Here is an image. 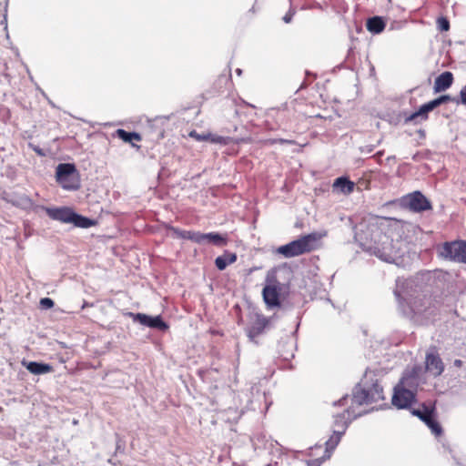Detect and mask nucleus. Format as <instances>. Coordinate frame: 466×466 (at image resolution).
I'll list each match as a JSON object with an SVG mask.
<instances>
[{
	"label": "nucleus",
	"instance_id": "f8f14e48",
	"mask_svg": "<svg viewBox=\"0 0 466 466\" xmlns=\"http://www.w3.org/2000/svg\"><path fill=\"white\" fill-rule=\"evenodd\" d=\"M48 217L62 223H71L74 210L70 208H46L42 207Z\"/></svg>",
	"mask_w": 466,
	"mask_h": 466
},
{
	"label": "nucleus",
	"instance_id": "c85d7f7f",
	"mask_svg": "<svg viewBox=\"0 0 466 466\" xmlns=\"http://www.w3.org/2000/svg\"><path fill=\"white\" fill-rule=\"evenodd\" d=\"M437 27L440 31H448L450 29V22L446 17H439L437 19Z\"/></svg>",
	"mask_w": 466,
	"mask_h": 466
},
{
	"label": "nucleus",
	"instance_id": "9d476101",
	"mask_svg": "<svg viewBox=\"0 0 466 466\" xmlns=\"http://www.w3.org/2000/svg\"><path fill=\"white\" fill-rule=\"evenodd\" d=\"M403 203L414 212H422L432 208L430 200L420 191L406 195L403 198Z\"/></svg>",
	"mask_w": 466,
	"mask_h": 466
},
{
	"label": "nucleus",
	"instance_id": "cd10ccee",
	"mask_svg": "<svg viewBox=\"0 0 466 466\" xmlns=\"http://www.w3.org/2000/svg\"><path fill=\"white\" fill-rule=\"evenodd\" d=\"M456 100H459V98H455V97H451V96L449 95H442L433 100L432 103L434 105L435 107H438L439 106H441V104H444L446 102H449V101H452V102H455L456 103Z\"/></svg>",
	"mask_w": 466,
	"mask_h": 466
},
{
	"label": "nucleus",
	"instance_id": "2f4dec72",
	"mask_svg": "<svg viewBox=\"0 0 466 466\" xmlns=\"http://www.w3.org/2000/svg\"><path fill=\"white\" fill-rule=\"evenodd\" d=\"M40 306L43 309H48L54 306V301L49 298H43L40 300Z\"/></svg>",
	"mask_w": 466,
	"mask_h": 466
},
{
	"label": "nucleus",
	"instance_id": "a878e982",
	"mask_svg": "<svg viewBox=\"0 0 466 466\" xmlns=\"http://www.w3.org/2000/svg\"><path fill=\"white\" fill-rule=\"evenodd\" d=\"M175 233L178 238L189 239L195 243H198V233L199 231H191V230H180L174 229Z\"/></svg>",
	"mask_w": 466,
	"mask_h": 466
},
{
	"label": "nucleus",
	"instance_id": "f257e3e1",
	"mask_svg": "<svg viewBox=\"0 0 466 466\" xmlns=\"http://www.w3.org/2000/svg\"><path fill=\"white\" fill-rule=\"evenodd\" d=\"M384 400L383 388L379 382L375 372L367 370L360 381L354 387L350 398V405L342 413L334 416V429L341 430L345 424L346 429L350 422L360 417L363 413L357 412L356 407L370 404Z\"/></svg>",
	"mask_w": 466,
	"mask_h": 466
},
{
	"label": "nucleus",
	"instance_id": "e433bc0d",
	"mask_svg": "<svg viewBox=\"0 0 466 466\" xmlns=\"http://www.w3.org/2000/svg\"><path fill=\"white\" fill-rule=\"evenodd\" d=\"M273 142H277V140H274ZM278 142H279L280 144H293V141L292 140H288V139H279Z\"/></svg>",
	"mask_w": 466,
	"mask_h": 466
},
{
	"label": "nucleus",
	"instance_id": "f704fd0d",
	"mask_svg": "<svg viewBox=\"0 0 466 466\" xmlns=\"http://www.w3.org/2000/svg\"><path fill=\"white\" fill-rule=\"evenodd\" d=\"M327 458L325 456H323L322 458L320 459H316V460H311V461H309L307 465L308 466H320V464L326 460Z\"/></svg>",
	"mask_w": 466,
	"mask_h": 466
},
{
	"label": "nucleus",
	"instance_id": "79ce46f5",
	"mask_svg": "<svg viewBox=\"0 0 466 466\" xmlns=\"http://www.w3.org/2000/svg\"><path fill=\"white\" fill-rule=\"evenodd\" d=\"M373 150V148L371 147H369V148H367V152H371Z\"/></svg>",
	"mask_w": 466,
	"mask_h": 466
},
{
	"label": "nucleus",
	"instance_id": "412c9836",
	"mask_svg": "<svg viewBox=\"0 0 466 466\" xmlns=\"http://www.w3.org/2000/svg\"><path fill=\"white\" fill-rule=\"evenodd\" d=\"M237 260V255L232 252L225 251L223 255L215 259V265L219 270H224L228 265Z\"/></svg>",
	"mask_w": 466,
	"mask_h": 466
},
{
	"label": "nucleus",
	"instance_id": "dca6fc26",
	"mask_svg": "<svg viewBox=\"0 0 466 466\" xmlns=\"http://www.w3.org/2000/svg\"><path fill=\"white\" fill-rule=\"evenodd\" d=\"M436 107L432 101L423 104L420 108L406 117V122H414L415 124L421 123L428 119L429 112L432 111Z\"/></svg>",
	"mask_w": 466,
	"mask_h": 466
},
{
	"label": "nucleus",
	"instance_id": "473e14b6",
	"mask_svg": "<svg viewBox=\"0 0 466 466\" xmlns=\"http://www.w3.org/2000/svg\"><path fill=\"white\" fill-rule=\"evenodd\" d=\"M349 395H344L341 399H339L338 401H334L333 402V405L334 406H346L349 402Z\"/></svg>",
	"mask_w": 466,
	"mask_h": 466
},
{
	"label": "nucleus",
	"instance_id": "393cba45",
	"mask_svg": "<svg viewBox=\"0 0 466 466\" xmlns=\"http://www.w3.org/2000/svg\"><path fill=\"white\" fill-rule=\"evenodd\" d=\"M116 135L118 138L127 143H132L133 140L140 141L142 139L140 134L137 132H127L121 128L116 131Z\"/></svg>",
	"mask_w": 466,
	"mask_h": 466
},
{
	"label": "nucleus",
	"instance_id": "b1692460",
	"mask_svg": "<svg viewBox=\"0 0 466 466\" xmlns=\"http://www.w3.org/2000/svg\"><path fill=\"white\" fill-rule=\"evenodd\" d=\"M71 224L80 228H89L96 224V221L74 212Z\"/></svg>",
	"mask_w": 466,
	"mask_h": 466
},
{
	"label": "nucleus",
	"instance_id": "2eb2a0df",
	"mask_svg": "<svg viewBox=\"0 0 466 466\" xmlns=\"http://www.w3.org/2000/svg\"><path fill=\"white\" fill-rule=\"evenodd\" d=\"M425 365L434 377L440 376L444 370V364L438 353H427Z\"/></svg>",
	"mask_w": 466,
	"mask_h": 466
},
{
	"label": "nucleus",
	"instance_id": "58836bf2",
	"mask_svg": "<svg viewBox=\"0 0 466 466\" xmlns=\"http://www.w3.org/2000/svg\"><path fill=\"white\" fill-rule=\"evenodd\" d=\"M390 220H392V219L391 218H381L380 225H383V222H388V221H390Z\"/></svg>",
	"mask_w": 466,
	"mask_h": 466
},
{
	"label": "nucleus",
	"instance_id": "4468645a",
	"mask_svg": "<svg viewBox=\"0 0 466 466\" xmlns=\"http://www.w3.org/2000/svg\"><path fill=\"white\" fill-rule=\"evenodd\" d=\"M228 243L226 235H222L218 232L209 233H198V243L199 245L212 244L216 247H224Z\"/></svg>",
	"mask_w": 466,
	"mask_h": 466
},
{
	"label": "nucleus",
	"instance_id": "20e7f679",
	"mask_svg": "<svg viewBox=\"0 0 466 466\" xmlns=\"http://www.w3.org/2000/svg\"><path fill=\"white\" fill-rule=\"evenodd\" d=\"M370 240L374 242V245L370 246V248L373 249L374 255L380 259L388 263H393L396 258L400 257L393 240L388 236L376 234L375 236H371Z\"/></svg>",
	"mask_w": 466,
	"mask_h": 466
},
{
	"label": "nucleus",
	"instance_id": "a19ab883",
	"mask_svg": "<svg viewBox=\"0 0 466 466\" xmlns=\"http://www.w3.org/2000/svg\"><path fill=\"white\" fill-rule=\"evenodd\" d=\"M236 73H237L238 76H240V75L242 74V70H241V69H239V68H238V69L236 70Z\"/></svg>",
	"mask_w": 466,
	"mask_h": 466
},
{
	"label": "nucleus",
	"instance_id": "0eeeda50",
	"mask_svg": "<svg viewBox=\"0 0 466 466\" xmlns=\"http://www.w3.org/2000/svg\"><path fill=\"white\" fill-rule=\"evenodd\" d=\"M412 415L422 420L431 431L433 434L439 436L442 429L435 419V407L433 405L420 404L418 408H410Z\"/></svg>",
	"mask_w": 466,
	"mask_h": 466
},
{
	"label": "nucleus",
	"instance_id": "72a5a7b5",
	"mask_svg": "<svg viewBox=\"0 0 466 466\" xmlns=\"http://www.w3.org/2000/svg\"><path fill=\"white\" fill-rule=\"evenodd\" d=\"M294 15H295V11L292 8H290L288 11V13L283 16V21L287 24L290 23Z\"/></svg>",
	"mask_w": 466,
	"mask_h": 466
},
{
	"label": "nucleus",
	"instance_id": "5701e85b",
	"mask_svg": "<svg viewBox=\"0 0 466 466\" xmlns=\"http://www.w3.org/2000/svg\"><path fill=\"white\" fill-rule=\"evenodd\" d=\"M251 442L255 450L267 449L268 444L272 446V441L264 433H257L251 438Z\"/></svg>",
	"mask_w": 466,
	"mask_h": 466
},
{
	"label": "nucleus",
	"instance_id": "4be33fe9",
	"mask_svg": "<svg viewBox=\"0 0 466 466\" xmlns=\"http://www.w3.org/2000/svg\"><path fill=\"white\" fill-rule=\"evenodd\" d=\"M385 22L380 16H373L369 18L366 23L368 31L372 34H380L385 28Z\"/></svg>",
	"mask_w": 466,
	"mask_h": 466
},
{
	"label": "nucleus",
	"instance_id": "aec40b11",
	"mask_svg": "<svg viewBox=\"0 0 466 466\" xmlns=\"http://www.w3.org/2000/svg\"><path fill=\"white\" fill-rule=\"evenodd\" d=\"M332 187L343 194H350L354 190L355 184L346 177H339L334 180Z\"/></svg>",
	"mask_w": 466,
	"mask_h": 466
},
{
	"label": "nucleus",
	"instance_id": "7ed1b4c3",
	"mask_svg": "<svg viewBox=\"0 0 466 466\" xmlns=\"http://www.w3.org/2000/svg\"><path fill=\"white\" fill-rule=\"evenodd\" d=\"M416 378L413 376H403L395 386L391 398L392 405L398 409H410L415 400L413 389L416 387Z\"/></svg>",
	"mask_w": 466,
	"mask_h": 466
},
{
	"label": "nucleus",
	"instance_id": "4c0bfd02",
	"mask_svg": "<svg viewBox=\"0 0 466 466\" xmlns=\"http://www.w3.org/2000/svg\"><path fill=\"white\" fill-rule=\"evenodd\" d=\"M454 365L457 367H461L462 365V361L461 360H455Z\"/></svg>",
	"mask_w": 466,
	"mask_h": 466
},
{
	"label": "nucleus",
	"instance_id": "c03bdc74",
	"mask_svg": "<svg viewBox=\"0 0 466 466\" xmlns=\"http://www.w3.org/2000/svg\"><path fill=\"white\" fill-rule=\"evenodd\" d=\"M266 466H271V464H267Z\"/></svg>",
	"mask_w": 466,
	"mask_h": 466
},
{
	"label": "nucleus",
	"instance_id": "423d86ee",
	"mask_svg": "<svg viewBox=\"0 0 466 466\" xmlns=\"http://www.w3.org/2000/svg\"><path fill=\"white\" fill-rule=\"evenodd\" d=\"M439 253L445 259L466 264V240L445 242Z\"/></svg>",
	"mask_w": 466,
	"mask_h": 466
},
{
	"label": "nucleus",
	"instance_id": "a211bd4d",
	"mask_svg": "<svg viewBox=\"0 0 466 466\" xmlns=\"http://www.w3.org/2000/svg\"><path fill=\"white\" fill-rule=\"evenodd\" d=\"M26 370L35 375L50 373L54 370L53 366L47 363L29 361L24 362Z\"/></svg>",
	"mask_w": 466,
	"mask_h": 466
},
{
	"label": "nucleus",
	"instance_id": "c9c22d12",
	"mask_svg": "<svg viewBox=\"0 0 466 466\" xmlns=\"http://www.w3.org/2000/svg\"><path fill=\"white\" fill-rule=\"evenodd\" d=\"M34 151L38 155V156H45V153L43 151V149H41L40 147H33Z\"/></svg>",
	"mask_w": 466,
	"mask_h": 466
},
{
	"label": "nucleus",
	"instance_id": "39448f33",
	"mask_svg": "<svg viewBox=\"0 0 466 466\" xmlns=\"http://www.w3.org/2000/svg\"><path fill=\"white\" fill-rule=\"evenodd\" d=\"M56 177L64 189L76 190L79 187V177L74 164H59L56 167Z\"/></svg>",
	"mask_w": 466,
	"mask_h": 466
},
{
	"label": "nucleus",
	"instance_id": "1a4fd4ad",
	"mask_svg": "<svg viewBox=\"0 0 466 466\" xmlns=\"http://www.w3.org/2000/svg\"><path fill=\"white\" fill-rule=\"evenodd\" d=\"M411 286L410 280L400 279H398L396 281V289L394 290V295L399 302V306L403 311L404 314L409 315L411 313H417L418 310L413 308L410 301L407 298V292L405 290L406 288Z\"/></svg>",
	"mask_w": 466,
	"mask_h": 466
},
{
	"label": "nucleus",
	"instance_id": "6ab92c4d",
	"mask_svg": "<svg viewBox=\"0 0 466 466\" xmlns=\"http://www.w3.org/2000/svg\"><path fill=\"white\" fill-rule=\"evenodd\" d=\"M453 82V75L449 72H443L436 79L434 83V89L436 92H441L448 89Z\"/></svg>",
	"mask_w": 466,
	"mask_h": 466
},
{
	"label": "nucleus",
	"instance_id": "ddd939ff",
	"mask_svg": "<svg viewBox=\"0 0 466 466\" xmlns=\"http://www.w3.org/2000/svg\"><path fill=\"white\" fill-rule=\"evenodd\" d=\"M268 324V320L263 315H256L254 321L247 329L248 337L251 341H256V339L262 334L267 325Z\"/></svg>",
	"mask_w": 466,
	"mask_h": 466
},
{
	"label": "nucleus",
	"instance_id": "c756f323",
	"mask_svg": "<svg viewBox=\"0 0 466 466\" xmlns=\"http://www.w3.org/2000/svg\"><path fill=\"white\" fill-rule=\"evenodd\" d=\"M189 137L195 138L197 141H208L209 133L198 134L197 131L193 130L189 133Z\"/></svg>",
	"mask_w": 466,
	"mask_h": 466
},
{
	"label": "nucleus",
	"instance_id": "7c9ffc66",
	"mask_svg": "<svg viewBox=\"0 0 466 466\" xmlns=\"http://www.w3.org/2000/svg\"><path fill=\"white\" fill-rule=\"evenodd\" d=\"M456 104L466 106V85L461 87L459 94V100H456Z\"/></svg>",
	"mask_w": 466,
	"mask_h": 466
},
{
	"label": "nucleus",
	"instance_id": "f3484780",
	"mask_svg": "<svg viewBox=\"0 0 466 466\" xmlns=\"http://www.w3.org/2000/svg\"><path fill=\"white\" fill-rule=\"evenodd\" d=\"M346 431V426L345 424L342 425L341 430H333L332 435L329 437V439L325 442L326 451H325V457L329 458L331 452L336 449L338 444L339 443L341 437L344 435Z\"/></svg>",
	"mask_w": 466,
	"mask_h": 466
},
{
	"label": "nucleus",
	"instance_id": "6e6552de",
	"mask_svg": "<svg viewBox=\"0 0 466 466\" xmlns=\"http://www.w3.org/2000/svg\"><path fill=\"white\" fill-rule=\"evenodd\" d=\"M281 284L274 277L268 275L262 290L263 300L268 309L280 306Z\"/></svg>",
	"mask_w": 466,
	"mask_h": 466
},
{
	"label": "nucleus",
	"instance_id": "bb28decb",
	"mask_svg": "<svg viewBox=\"0 0 466 466\" xmlns=\"http://www.w3.org/2000/svg\"><path fill=\"white\" fill-rule=\"evenodd\" d=\"M208 141H210L213 144H219L225 146L228 145L232 141V138L229 137H222L218 135H212L211 133H209Z\"/></svg>",
	"mask_w": 466,
	"mask_h": 466
},
{
	"label": "nucleus",
	"instance_id": "9b49d317",
	"mask_svg": "<svg viewBox=\"0 0 466 466\" xmlns=\"http://www.w3.org/2000/svg\"><path fill=\"white\" fill-rule=\"evenodd\" d=\"M132 316L135 321H137L146 327L157 329L159 330H166L168 329L167 324L160 316L151 317L143 313L132 314Z\"/></svg>",
	"mask_w": 466,
	"mask_h": 466
},
{
	"label": "nucleus",
	"instance_id": "37998d69",
	"mask_svg": "<svg viewBox=\"0 0 466 466\" xmlns=\"http://www.w3.org/2000/svg\"><path fill=\"white\" fill-rule=\"evenodd\" d=\"M377 226H378V223H376V224H370V227H372V228H377Z\"/></svg>",
	"mask_w": 466,
	"mask_h": 466
},
{
	"label": "nucleus",
	"instance_id": "ea45409f",
	"mask_svg": "<svg viewBox=\"0 0 466 466\" xmlns=\"http://www.w3.org/2000/svg\"><path fill=\"white\" fill-rule=\"evenodd\" d=\"M419 134H420V137H425L424 130H419Z\"/></svg>",
	"mask_w": 466,
	"mask_h": 466
},
{
	"label": "nucleus",
	"instance_id": "f03ea898",
	"mask_svg": "<svg viewBox=\"0 0 466 466\" xmlns=\"http://www.w3.org/2000/svg\"><path fill=\"white\" fill-rule=\"evenodd\" d=\"M319 239L320 235L316 232L304 235L298 239L279 247L277 248V253L287 258L300 256L317 248Z\"/></svg>",
	"mask_w": 466,
	"mask_h": 466
}]
</instances>
